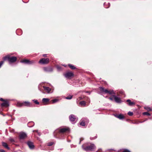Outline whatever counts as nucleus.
<instances>
[{"label": "nucleus", "mask_w": 152, "mask_h": 152, "mask_svg": "<svg viewBox=\"0 0 152 152\" xmlns=\"http://www.w3.org/2000/svg\"><path fill=\"white\" fill-rule=\"evenodd\" d=\"M4 60H7L10 63H13L15 62L17 59L15 57H11L10 56L7 55L3 57Z\"/></svg>", "instance_id": "f257e3e1"}, {"label": "nucleus", "mask_w": 152, "mask_h": 152, "mask_svg": "<svg viewBox=\"0 0 152 152\" xmlns=\"http://www.w3.org/2000/svg\"><path fill=\"white\" fill-rule=\"evenodd\" d=\"M99 89L100 91L102 92H104L105 93H108L110 94H111L114 93V91H113L112 90H110L109 91L108 90L106 89H104L102 87H100L99 88Z\"/></svg>", "instance_id": "f03ea898"}, {"label": "nucleus", "mask_w": 152, "mask_h": 152, "mask_svg": "<svg viewBox=\"0 0 152 152\" xmlns=\"http://www.w3.org/2000/svg\"><path fill=\"white\" fill-rule=\"evenodd\" d=\"M18 106H25L28 107H30L31 106V104L28 102H24L23 103L18 102L17 104Z\"/></svg>", "instance_id": "7ed1b4c3"}, {"label": "nucleus", "mask_w": 152, "mask_h": 152, "mask_svg": "<svg viewBox=\"0 0 152 152\" xmlns=\"http://www.w3.org/2000/svg\"><path fill=\"white\" fill-rule=\"evenodd\" d=\"M49 61V59L47 58H42L40 60L39 63L40 64H46L48 63Z\"/></svg>", "instance_id": "20e7f679"}, {"label": "nucleus", "mask_w": 152, "mask_h": 152, "mask_svg": "<svg viewBox=\"0 0 152 152\" xmlns=\"http://www.w3.org/2000/svg\"><path fill=\"white\" fill-rule=\"evenodd\" d=\"M64 76L67 78L70 79L74 75L71 72H67L64 74Z\"/></svg>", "instance_id": "39448f33"}, {"label": "nucleus", "mask_w": 152, "mask_h": 152, "mask_svg": "<svg viewBox=\"0 0 152 152\" xmlns=\"http://www.w3.org/2000/svg\"><path fill=\"white\" fill-rule=\"evenodd\" d=\"M21 62L27 64H31L35 62L34 61H29L27 59H23L21 61Z\"/></svg>", "instance_id": "423d86ee"}, {"label": "nucleus", "mask_w": 152, "mask_h": 152, "mask_svg": "<svg viewBox=\"0 0 152 152\" xmlns=\"http://www.w3.org/2000/svg\"><path fill=\"white\" fill-rule=\"evenodd\" d=\"M95 148V146L94 144H91L90 146L87 147L84 149L86 151L92 150Z\"/></svg>", "instance_id": "0eeeda50"}, {"label": "nucleus", "mask_w": 152, "mask_h": 152, "mask_svg": "<svg viewBox=\"0 0 152 152\" xmlns=\"http://www.w3.org/2000/svg\"><path fill=\"white\" fill-rule=\"evenodd\" d=\"M27 137L26 134L24 133H21L19 135V137L20 139H23Z\"/></svg>", "instance_id": "6e6552de"}, {"label": "nucleus", "mask_w": 152, "mask_h": 152, "mask_svg": "<svg viewBox=\"0 0 152 152\" xmlns=\"http://www.w3.org/2000/svg\"><path fill=\"white\" fill-rule=\"evenodd\" d=\"M2 107H7L9 106L8 102L7 100L4 101L3 103L1 104Z\"/></svg>", "instance_id": "1a4fd4ad"}, {"label": "nucleus", "mask_w": 152, "mask_h": 152, "mask_svg": "<svg viewBox=\"0 0 152 152\" xmlns=\"http://www.w3.org/2000/svg\"><path fill=\"white\" fill-rule=\"evenodd\" d=\"M27 144L30 149H33L34 148V145L32 142H28Z\"/></svg>", "instance_id": "9d476101"}, {"label": "nucleus", "mask_w": 152, "mask_h": 152, "mask_svg": "<svg viewBox=\"0 0 152 152\" xmlns=\"http://www.w3.org/2000/svg\"><path fill=\"white\" fill-rule=\"evenodd\" d=\"M114 97L115 101L117 103H120L121 102V100L120 98L115 96H114Z\"/></svg>", "instance_id": "9b49d317"}, {"label": "nucleus", "mask_w": 152, "mask_h": 152, "mask_svg": "<svg viewBox=\"0 0 152 152\" xmlns=\"http://www.w3.org/2000/svg\"><path fill=\"white\" fill-rule=\"evenodd\" d=\"M43 88H44L45 91L48 93H49L51 90V88L48 87L43 86Z\"/></svg>", "instance_id": "f8f14e48"}, {"label": "nucleus", "mask_w": 152, "mask_h": 152, "mask_svg": "<svg viewBox=\"0 0 152 152\" xmlns=\"http://www.w3.org/2000/svg\"><path fill=\"white\" fill-rule=\"evenodd\" d=\"M115 116L117 118L120 119L124 118V116L122 114H120L118 115H116Z\"/></svg>", "instance_id": "ddd939ff"}, {"label": "nucleus", "mask_w": 152, "mask_h": 152, "mask_svg": "<svg viewBox=\"0 0 152 152\" xmlns=\"http://www.w3.org/2000/svg\"><path fill=\"white\" fill-rule=\"evenodd\" d=\"M69 129L68 128H63L61 129L60 130V132H66V131L69 130Z\"/></svg>", "instance_id": "4468645a"}, {"label": "nucleus", "mask_w": 152, "mask_h": 152, "mask_svg": "<svg viewBox=\"0 0 152 152\" xmlns=\"http://www.w3.org/2000/svg\"><path fill=\"white\" fill-rule=\"evenodd\" d=\"M75 116L73 115H71L69 116V119L72 121H74L75 120Z\"/></svg>", "instance_id": "2eb2a0df"}, {"label": "nucleus", "mask_w": 152, "mask_h": 152, "mask_svg": "<svg viewBox=\"0 0 152 152\" xmlns=\"http://www.w3.org/2000/svg\"><path fill=\"white\" fill-rule=\"evenodd\" d=\"M127 102L128 103L129 105L130 106H132L135 104V103L133 102H131L129 99L127 100Z\"/></svg>", "instance_id": "dca6fc26"}, {"label": "nucleus", "mask_w": 152, "mask_h": 152, "mask_svg": "<svg viewBox=\"0 0 152 152\" xmlns=\"http://www.w3.org/2000/svg\"><path fill=\"white\" fill-rule=\"evenodd\" d=\"M79 104L81 106L84 107L86 105V102L84 101H82L80 102Z\"/></svg>", "instance_id": "f3484780"}, {"label": "nucleus", "mask_w": 152, "mask_h": 152, "mask_svg": "<svg viewBox=\"0 0 152 152\" xmlns=\"http://www.w3.org/2000/svg\"><path fill=\"white\" fill-rule=\"evenodd\" d=\"M49 99L47 98H43L42 99V101L43 103H45V104H46V103L49 102Z\"/></svg>", "instance_id": "a211bd4d"}, {"label": "nucleus", "mask_w": 152, "mask_h": 152, "mask_svg": "<svg viewBox=\"0 0 152 152\" xmlns=\"http://www.w3.org/2000/svg\"><path fill=\"white\" fill-rule=\"evenodd\" d=\"M2 144L3 146H4V147L6 148H7L8 149H9L10 148H9L8 146V145L7 144L4 142H2Z\"/></svg>", "instance_id": "6ab92c4d"}, {"label": "nucleus", "mask_w": 152, "mask_h": 152, "mask_svg": "<svg viewBox=\"0 0 152 152\" xmlns=\"http://www.w3.org/2000/svg\"><path fill=\"white\" fill-rule=\"evenodd\" d=\"M59 100L57 99H54L51 100L52 103H55L57 102Z\"/></svg>", "instance_id": "aec40b11"}, {"label": "nucleus", "mask_w": 152, "mask_h": 152, "mask_svg": "<svg viewBox=\"0 0 152 152\" xmlns=\"http://www.w3.org/2000/svg\"><path fill=\"white\" fill-rule=\"evenodd\" d=\"M69 67L72 69H75V67L74 66L71 65V64H69Z\"/></svg>", "instance_id": "412c9836"}, {"label": "nucleus", "mask_w": 152, "mask_h": 152, "mask_svg": "<svg viewBox=\"0 0 152 152\" xmlns=\"http://www.w3.org/2000/svg\"><path fill=\"white\" fill-rule=\"evenodd\" d=\"M72 98V96L69 95L68 96L66 97L65 98L66 99H71Z\"/></svg>", "instance_id": "4be33fe9"}, {"label": "nucleus", "mask_w": 152, "mask_h": 152, "mask_svg": "<svg viewBox=\"0 0 152 152\" xmlns=\"http://www.w3.org/2000/svg\"><path fill=\"white\" fill-rule=\"evenodd\" d=\"M36 104H39V103L38 102L37 100H32Z\"/></svg>", "instance_id": "5701e85b"}, {"label": "nucleus", "mask_w": 152, "mask_h": 152, "mask_svg": "<svg viewBox=\"0 0 152 152\" xmlns=\"http://www.w3.org/2000/svg\"><path fill=\"white\" fill-rule=\"evenodd\" d=\"M80 124L81 125H82V126H84L85 125V122L84 121H82L80 123Z\"/></svg>", "instance_id": "b1692460"}, {"label": "nucleus", "mask_w": 152, "mask_h": 152, "mask_svg": "<svg viewBox=\"0 0 152 152\" xmlns=\"http://www.w3.org/2000/svg\"><path fill=\"white\" fill-rule=\"evenodd\" d=\"M128 114L129 115H130V116H132L133 115V113L132 112H129L128 113Z\"/></svg>", "instance_id": "393cba45"}, {"label": "nucleus", "mask_w": 152, "mask_h": 152, "mask_svg": "<svg viewBox=\"0 0 152 152\" xmlns=\"http://www.w3.org/2000/svg\"><path fill=\"white\" fill-rule=\"evenodd\" d=\"M143 114L144 115H150V114L148 112H145L143 113Z\"/></svg>", "instance_id": "a878e982"}, {"label": "nucleus", "mask_w": 152, "mask_h": 152, "mask_svg": "<svg viewBox=\"0 0 152 152\" xmlns=\"http://www.w3.org/2000/svg\"><path fill=\"white\" fill-rule=\"evenodd\" d=\"M9 140L11 142H12L14 141V140L12 138H10L9 139Z\"/></svg>", "instance_id": "bb28decb"}, {"label": "nucleus", "mask_w": 152, "mask_h": 152, "mask_svg": "<svg viewBox=\"0 0 152 152\" xmlns=\"http://www.w3.org/2000/svg\"><path fill=\"white\" fill-rule=\"evenodd\" d=\"M53 143L52 142H50L48 143V145L50 146L52 145L53 144Z\"/></svg>", "instance_id": "cd10ccee"}, {"label": "nucleus", "mask_w": 152, "mask_h": 152, "mask_svg": "<svg viewBox=\"0 0 152 152\" xmlns=\"http://www.w3.org/2000/svg\"><path fill=\"white\" fill-rule=\"evenodd\" d=\"M4 63V61H1L0 62V68Z\"/></svg>", "instance_id": "c85d7f7f"}, {"label": "nucleus", "mask_w": 152, "mask_h": 152, "mask_svg": "<svg viewBox=\"0 0 152 152\" xmlns=\"http://www.w3.org/2000/svg\"><path fill=\"white\" fill-rule=\"evenodd\" d=\"M57 68L58 70H60V69H61V68L59 66H57Z\"/></svg>", "instance_id": "c756f323"}, {"label": "nucleus", "mask_w": 152, "mask_h": 152, "mask_svg": "<svg viewBox=\"0 0 152 152\" xmlns=\"http://www.w3.org/2000/svg\"><path fill=\"white\" fill-rule=\"evenodd\" d=\"M0 100L4 102V101L6 100H4L3 99L1 98L0 99Z\"/></svg>", "instance_id": "7c9ffc66"}, {"label": "nucleus", "mask_w": 152, "mask_h": 152, "mask_svg": "<svg viewBox=\"0 0 152 152\" xmlns=\"http://www.w3.org/2000/svg\"><path fill=\"white\" fill-rule=\"evenodd\" d=\"M123 152H130L128 150H125Z\"/></svg>", "instance_id": "2f4dec72"}, {"label": "nucleus", "mask_w": 152, "mask_h": 152, "mask_svg": "<svg viewBox=\"0 0 152 152\" xmlns=\"http://www.w3.org/2000/svg\"><path fill=\"white\" fill-rule=\"evenodd\" d=\"M146 109L148 110L151 111V109L149 107H147Z\"/></svg>", "instance_id": "473e14b6"}, {"label": "nucleus", "mask_w": 152, "mask_h": 152, "mask_svg": "<svg viewBox=\"0 0 152 152\" xmlns=\"http://www.w3.org/2000/svg\"><path fill=\"white\" fill-rule=\"evenodd\" d=\"M0 152H5L3 150H0Z\"/></svg>", "instance_id": "72a5a7b5"}, {"label": "nucleus", "mask_w": 152, "mask_h": 152, "mask_svg": "<svg viewBox=\"0 0 152 152\" xmlns=\"http://www.w3.org/2000/svg\"><path fill=\"white\" fill-rule=\"evenodd\" d=\"M109 99L110 100H113V99L112 98H109Z\"/></svg>", "instance_id": "f704fd0d"}, {"label": "nucleus", "mask_w": 152, "mask_h": 152, "mask_svg": "<svg viewBox=\"0 0 152 152\" xmlns=\"http://www.w3.org/2000/svg\"><path fill=\"white\" fill-rule=\"evenodd\" d=\"M45 55H46V54H44V55H43V56H45Z\"/></svg>", "instance_id": "c9c22d12"}]
</instances>
